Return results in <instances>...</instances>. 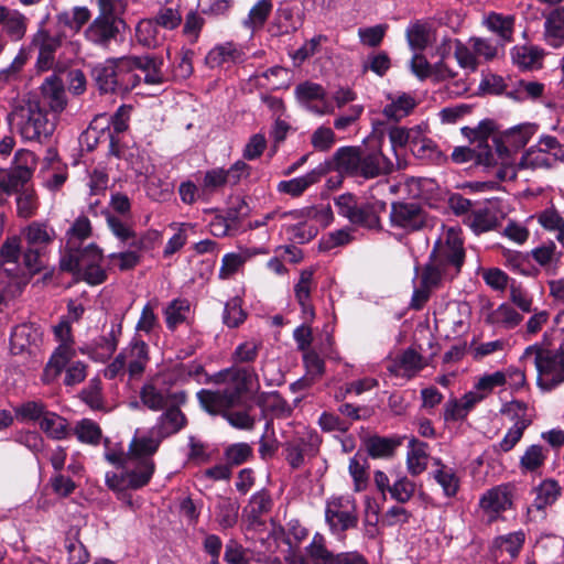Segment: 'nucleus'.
<instances>
[{
  "label": "nucleus",
  "instance_id": "nucleus-1",
  "mask_svg": "<svg viewBox=\"0 0 564 564\" xmlns=\"http://www.w3.org/2000/svg\"><path fill=\"white\" fill-rule=\"evenodd\" d=\"M394 163L382 152L380 145L369 148L358 145H345L338 148L332 159L306 173L278 184L280 193L292 197L302 195L310 186L318 183L329 171L337 172L341 176L372 180L392 173Z\"/></svg>",
  "mask_w": 564,
  "mask_h": 564
},
{
  "label": "nucleus",
  "instance_id": "nucleus-2",
  "mask_svg": "<svg viewBox=\"0 0 564 564\" xmlns=\"http://www.w3.org/2000/svg\"><path fill=\"white\" fill-rule=\"evenodd\" d=\"M465 262V249L460 230L443 227L434 243L430 261L424 268V281L427 284H442L452 281L462 271Z\"/></svg>",
  "mask_w": 564,
  "mask_h": 564
},
{
  "label": "nucleus",
  "instance_id": "nucleus-3",
  "mask_svg": "<svg viewBox=\"0 0 564 564\" xmlns=\"http://www.w3.org/2000/svg\"><path fill=\"white\" fill-rule=\"evenodd\" d=\"M9 120L24 141L43 142L55 130V118H48L41 102L35 99L22 100L9 115Z\"/></svg>",
  "mask_w": 564,
  "mask_h": 564
},
{
  "label": "nucleus",
  "instance_id": "nucleus-4",
  "mask_svg": "<svg viewBox=\"0 0 564 564\" xmlns=\"http://www.w3.org/2000/svg\"><path fill=\"white\" fill-rule=\"evenodd\" d=\"M520 361L525 368L533 365L538 371V386L550 391L564 382V345L558 350L545 349L534 344L528 346Z\"/></svg>",
  "mask_w": 564,
  "mask_h": 564
},
{
  "label": "nucleus",
  "instance_id": "nucleus-5",
  "mask_svg": "<svg viewBox=\"0 0 564 564\" xmlns=\"http://www.w3.org/2000/svg\"><path fill=\"white\" fill-rule=\"evenodd\" d=\"M102 258L101 250L95 243H89L83 248L63 251L59 267L90 285H98L107 279L106 270L101 267Z\"/></svg>",
  "mask_w": 564,
  "mask_h": 564
},
{
  "label": "nucleus",
  "instance_id": "nucleus-6",
  "mask_svg": "<svg viewBox=\"0 0 564 564\" xmlns=\"http://www.w3.org/2000/svg\"><path fill=\"white\" fill-rule=\"evenodd\" d=\"M93 78L101 94L124 95L135 88L141 78L129 70L126 57H112L93 68Z\"/></svg>",
  "mask_w": 564,
  "mask_h": 564
},
{
  "label": "nucleus",
  "instance_id": "nucleus-7",
  "mask_svg": "<svg viewBox=\"0 0 564 564\" xmlns=\"http://www.w3.org/2000/svg\"><path fill=\"white\" fill-rule=\"evenodd\" d=\"M26 243L23 264L29 273H37L45 267L51 246L57 235L55 229L45 221H32L22 230Z\"/></svg>",
  "mask_w": 564,
  "mask_h": 564
},
{
  "label": "nucleus",
  "instance_id": "nucleus-8",
  "mask_svg": "<svg viewBox=\"0 0 564 564\" xmlns=\"http://www.w3.org/2000/svg\"><path fill=\"white\" fill-rule=\"evenodd\" d=\"M155 470L153 459L128 458L120 473L108 471L105 480L112 491L137 490L149 484Z\"/></svg>",
  "mask_w": 564,
  "mask_h": 564
},
{
  "label": "nucleus",
  "instance_id": "nucleus-9",
  "mask_svg": "<svg viewBox=\"0 0 564 564\" xmlns=\"http://www.w3.org/2000/svg\"><path fill=\"white\" fill-rule=\"evenodd\" d=\"M53 333L59 345L52 354L44 369L43 381L45 383L55 381L65 366L76 356L70 323L67 319H61L59 323L53 327Z\"/></svg>",
  "mask_w": 564,
  "mask_h": 564
},
{
  "label": "nucleus",
  "instance_id": "nucleus-10",
  "mask_svg": "<svg viewBox=\"0 0 564 564\" xmlns=\"http://www.w3.org/2000/svg\"><path fill=\"white\" fill-rule=\"evenodd\" d=\"M321 440L316 431L303 427L283 444L285 460L292 469H300L307 459L316 456Z\"/></svg>",
  "mask_w": 564,
  "mask_h": 564
},
{
  "label": "nucleus",
  "instance_id": "nucleus-11",
  "mask_svg": "<svg viewBox=\"0 0 564 564\" xmlns=\"http://www.w3.org/2000/svg\"><path fill=\"white\" fill-rule=\"evenodd\" d=\"M474 134L473 147H457L452 152V160L455 163L462 164L466 162H474L477 165H484L486 167L497 164L499 158H501L500 147L497 145L494 151L488 142V137L481 135L480 131L473 130Z\"/></svg>",
  "mask_w": 564,
  "mask_h": 564
},
{
  "label": "nucleus",
  "instance_id": "nucleus-12",
  "mask_svg": "<svg viewBox=\"0 0 564 564\" xmlns=\"http://www.w3.org/2000/svg\"><path fill=\"white\" fill-rule=\"evenodd\" d=\"M126 30V22L118 15H97L85 30V39L101 48L118 43Z\"/></svg>",
  "mask_w": 564,
  "mask_h": 564
},
{
  "label": "nucleus",
  "instance_id": "nucleus-13",
  "mask_svg": "<svg viewBox=\"0 0 564 564\" xmlns=\"http://www.w3.org/2000/svg\"><path fill=\"white\" fill-rule=\"evenodd\" d=\"M325 519L335 534L355 528L358 523L355 499L350 496L333 497L326 503Z\"/></svg>",
  "mask_w": 564,
  "mask_h": 564
},
{
  "label": "nucleus",
  "instance_id": "nucleus-14",
  "mask_svg": "<svg viewBox=\"0 0 564 564\" xmlns=\"http://www.w3.org/2000/svg\"><path fill=\"white\" fill-rule=\"evenodd\" d=\"M21 256L20 238L8 237L0 248V278L8 276L12 283L21 288L25 285L34 273H29L25 265L19 263Z\"/></svg>",
  "mask_w": 564,
  "mask_h": 564
},
{
  "label": "nucleus",
  "instance_id": "nucleus-15",
  "mask_svg": "<svg viewBox=\"0 0 564 564\" xmlns=\"http://www.w3.org/2000/svg\"><path fill=\"white\" fill-rule=\"evenodd\" d=\"M184 391H171L169 388L160 384V380L152 379L143 384L140 390V400L142 404L151 411L158 412L173 405H182L186 402Z\"/></svg>",
  "mask_w": 564,
  "mask_h": 564
},
{
  "label": "nucleus",
  "instance_id": "nucleus-16",
  "mask_svg": "<svg viewBox=\"0 0 564 564\" xmlns=\"http://www.w3.org/2000/svg\"><path fill=\"white\" fill-rule=\"evenodd\" d=\"M426 223L423 208L417 203L398 202L391 205L390 224L408 232L420 230Z\"/></svg>",
  "mask_w": 564,
  "mask_h": 564
},
{
  "label": "nucleus",
  "instance_id": "nucleus-17",
  "mask_svg": "<svg viewBox=\"0 0 564 564\" xmlns=\"http://www.w3.org/2000/svg\"><path fill=\"white\" fill-rule=\"evenodd\" d=\"M295 96L301 104L319 116L334 113L335 107L325 99L326 93L323 86L312 82H304L295 87Z\"/></svg>",
  "mask_w": 564,
  "mask_h": 564
},
{
  "label": "nucleus",
  "instance_id": "nucleus-18",
  "mask_svg": "<svg viewBox=\"0 0 564 564\" xmlns=\"http://www.w3.org/2000/svg\"><path fill=\"white\" fill-rule=\"evenodd\" d=\"M128 68L134 73L140 69L144 73V82L149 85H161L165 83L166 77L163 73L164 61L159 55L124 56Z\"/></svg>",
  "mask_w": 564,
  "mask_h": 564
},
{
  "label": "nucleus",
  "instance_id": "nucleus-19",
  "mask_svg": "<svg viewBox=\"0 0 564 564\" xmlns=\"http://www.w3.org/2000/svg\"><path fill=\"white\" fill-rule=\"evenodd\" d=\"M31 45L39 50L36 66L40 70H48L55 63V54L62 45V36L53 35L40 29L32 37Z\"/></svg>",
  "mask_w": 564,
  "mask_h": 564
},
{
  "label": "nucleus",
  "instance_id": "nucleus-20",
  "mask_svg": "<svg viewBox=\"0 0 564 564\" xmlns=\"http://www.w3.org/2000/svg\"><path fill=\"white\" fill-rule=\"evenodd\" d=\"M225 380H230L234 388H228L230 392H237V401L245 392L258 391L260 389L259 375L252 366H232L220 372Z\"/></svg>",
  "mask_w": 564,
  "mask_h": 564
},
{
  "label": "nucleus",
  "instance_id": "nucleus-21",
  "mask_svg": "<svg viewBox=\"0 0 564 564\" xmlns=\"http://www.w3.org/2000/svg\"><path fill=\"white\" fill-rule=\"evenodd\" d=\"M197 399L202 408L212 415L224 416L227 410L238 403L237 392H230L228 388L217 391L202 389L197 392Z\"/></svg>",
  "mask_w": 564,
  "mask_h": 564
},
{
  "label": "nucleus",
  "instance_id": "nucleus-22",
  "mask_svg": "<svg viewBox=\"0 0 564 564\" xmlns=\"http://www.w3.org/2000/svg\"><path fill=\"white\" fill-rule=\"evenodd\" d=\"M482 25L497 35V43L500 44L501 48H503L507 43L513 41L516 25V17L513 14L490 11L484 17Z\"/></svg>",
  "mask_w": 564,
  "mask_h": 564
},
{
  "label": "nucleus",
  "instance_id": "nucleus-23",
  "mask_svg": "<svg viewBox=\"0 0 564 564\" xmlns=\"http://www.w3.org/2000/svg\"><path fill=\"white\" fill-rule=\"evenodd\" d=\"M511 497L506 487L497 486L487 490L479 500V507L491 522L511 507Z\"/></svg>",
  "mask_w": 564,
  "mask_h": 564
},
{
  "label": "nucleus",
  "instance_id": "nucleus-24",
  "mask_svg": "<svg viewBox=\"0 0 564 564\" xmlns=\"http://www.w3.org/2000/svg\"><path fill=\"white\" fill-rule=\"evenodd\" d=\"M41 95L44 106L48 107L54 113H61L67 105L64 83L54 74L46 77L42 83Z\"/></svg>",
  "mask_w": 564,
  "mask_h": 564
},
{
  "label": "nucleus",
  "instance_id": "nucleus-25",
  "mask_svg": "<svg viewBox=\"0 0 564 564\" xmlns=\"http://www.w3.org/2000/svg\"><path fill=\"white\" fill-rule=\"evenodd\" d=\"M120 352L123 356L129 377L131 379L141 377L149 362L148 345L143 340L133 339Z\"/></svg>",
  "mask_w": 564,
  "mask_h": 564
},
{
  "label": "nucleus",
  "instance_id": "nucleus-26",
  "mask_svg": "<svg viewBox=\"0 0 564 564\" xmlns=\"http://www.w3.org/2000/svg\"><path fill=\"white\" fill-rule=\"evenodd\" d=\"M423 357L412 348L405 349L402 354L393 358L387 369L397 377L412 378L424 368Z\"/></svg>",
  "mask_w": 564,
  "mask_h": 564
},
{
  "label": "nucleus",
  "instance_id": "nucleus-27",
  "mask_svg": "<svg viewBox=\"0 0 564 564\" xmlns=\"http://www.w3.org/2000/svg\"><path fill=\"white\" fill-rule=\"evenodd\" d=\"M246 59L243 48L232 42H226L212 48L206 56L210 68L242 63Z\"/></svg>",
  "mask_w": 564,
  "mask_h": 564
},
{
  "label": "nucleus",
  "instance_id": "nucleus-28",
  "mask_svg": "<svg viewBox=\"0 0 564 564\" xmlns=\"http://www.w3.org/2000/svg\"><path fill=\"white\" fill-rule=\"evenodd\" d=\"M543 17L545 19L543 32L545 43L553 48L564 46V6L552 9Z\"/></svg>",
  "mask_w": 564,
  "mask_h": 564
},
{
  "label": "nucleus",
  "instance_id": "nucleus-29",
  "mask_svg": "<svg viewBox=\"0 0 564 564\" xmlns=\"http://www.w3.org/2000/svg\"><path fill=\"white\" fill-rule=\"evenodd\" d=\"M314 286V271L312 269L302 270L299 281L294 285V294L301 306L304 321H312L315 316L314 307L311 303V293Z\"/></svg>",
  "mask_w": 564,
  "mask_h": 564
},
{
  "label": "nucleus",
  "instance_id": "nucleus-30",
  "mask_svg": "<svg viewBox=\"0 0 564 564\" xmlns=\"http://www.w3.org/2000/svg\"><path fill=\"white\" fill-rule=\"evenodd\" d=\"M464 223L476 234L495 229L499 225L497 210L490 205L475 207L464 218Z\"/></svg>",
  "mask_w": 564,
  "mask_h": 564
},
{
  "label": "nucleus",
  "instance_id": "nucleus-31",
  "mask_svg": "<svg viewBox=\"0 0 564 564\" xmlns=\"http://www.w3.org/2000/svg\"><path fill=\"white\" fill-rule=\"evenodd\" d=\"M0 24L3 32L17 42L24 37L29 19L17 9L0 6Z\"/></svg>",
  "mask_w": 564,
  "mask_h": 564
},
{
  "label": "nucleus",
  "instance_id": "nucleus-32",
  "mask_svg": "<svg viewBox=\"0 0 564 564\" xmlns=\"http://www.w3.org/2000/svg\"><path fill=\"white\" fill-rule=\"evenodd\" d=\"M180 405L171 403L164 412L158 417L153 426V433L162 438L169 437L180 432L186 425L185 414L178 409Z\"/></svg>",
  "mask_w": 564,
  "mask_h": 564
},
{
  "label": "nucleus",
  "instance_id": "nucleus-33",
  "mask_svg": "<svg viewBox=\"0 0 564 564\" xmlns=\"http://www.w3.org/2000/svg\"><path fill=\"white\" fill-rule=\"evenodd\" d=\"M387 204L382 200L358 204L350 223L371 230L381 229L380 213L384 212Z\"/></svg>",
  "mask_w": 564,
  "mask_h": 564
},
{
  "label": "nucleus",
  "instance_id": "nucleus-34",
  "mask_svg": "<svg viewBox=\"0 0 564 564\" xmlns=\"http://www.w3.org/2000/svg\"><path fill=\"white\" fill-rule=\"evenodd\" d=\"M433 479L441 486L446 498H454L459 491L460 479L453 467L444 464L440 458L434 460Z\"/></svg>",
  "mask_w": 564,
  "mask_h": 564
},
{
  "label": "nucleus",
  "instance_id": "nucleus-35",
  "mask_svg": "<svg viewBox=\"0 0 564 564\" xmlns=\"http://www.w3.org/2000/svg\"><path fill=\"white\" fill-rule=\"evenodd\" d=\"M511 59L521 69H535L542 66L544 51L534 45H516L510 51Z\"/></svg>",
  "mask_w": 564,
  "mask_h": 564
},
{
  "label": "nucleus",
  "instance_id": "nucleus-36",
  "mask_svg": "<svg viewBox=\"0 0 564 564\" xmlns=\"http://www.w3.org/2000/svg\"><path fill=\"white\" fill-rule=\"evenodd\" d=\"M388 99L390 102L384 106L382 113L387 119L393 121L405 118L416 106L414 97L408 93L389 95Z\"/></svg>",
  "mask_w": 564,
  "mask_h": 564
},
{
  "label": "nucleus",
  "instance_id": "nucleus-37",
  "mask_svg": "<svg viewBox=\"0 0 564 564\" xmlns=\"http://www.w3.org/2000/svg\"><path fill=\"white\" fill-rule=\"evenodd\" d=\"M272 499L268 491L260 490L253 494L245 508V514L250 525H262V517L268 514L272 508Z\"/></svg>",
  "mask_w": 564,
  "mask_h": 564
},
{
  "label": "nucleus",
  "instance_id": "nucleus-38",
  "mask_svg": "<svg viewBox=\"0 0 564 564\" xmlns=\"http://www.w3.org/2000/svg\"><path fill=\"white\" fill-rule=\"evenodd\" d=\"M525 541V533L522 530L510 532L505 535L497 536L492 541L491 552L495 557H500L507 553L511 558L519 555Z\"/></svg>",
  "mask_w": 564,
  "mask_h": 564
},
{
  "label": "nucleus",
  "instance_id": "nucleus-39",
  "mask_svg": "<svg viewBox=\"0 0 564 564\" xmlns=\"http://www.w3.org/2000/svg\"><path fill=\"white\" fill-rule=\"evenodd\" d=\"M106 220L111 232L121 242L138 250H141L145 247V238L138 237L126 221L109 213L106 215Z\"/></svg>",
  "mask_w": 564,
  "mask_h": 564
},
{
  "label": "nucleus",
  "instance_id": "nucleus-40",
  "mask_svg": "<svg viewBox=\"0 0 564 564\" xmlns=\"http://www.w3.org/2000/svg\"><path fill=\"white\" fill-rule=\"evenodd\" d=\"M538 126L530 122L520 123L508 129L502 135L505 150L518 151L527 145L535 134Z\"/></svg>",
  "mask_w": 564,
  "mask_h": 564
},
{
  "label": "nucleus",
  "instance_id": "nucleus-41",
  "mask_svg": "<svg viewBox=\"0 0 564 564\" xmlns=\"http://www.w3.org/2000/svg\"><path fill=\"white\" fill-rule=\"evenodd\" d=\"M162 437L153 433V427L148 434L134 436L129 445L131 456L141 460L148 458L152 459L153 454L158 451Z\"/></svg>",
  "mask_w": 564,
  "mask_h": 564
},
{
  "label": "nucleus",
  "instance_id": "nucleus-42",
  "mask_svg": "<svg viewBox=\"0 0 564 564\" xmlns=\"http://www.w3.org/2000/svg\"><path fill=\"white\" fill-rule=\"evenodd\" d=\"M549 451L540 445H529L523 452L519 460V468L523 474H536L539 473L547 459Z\"/></svg>",
  "mask_w": 564,
  "mask_h": 564
},
{
  "label": "nucleus",
  "instance_id": "nucleus-43",
  "mask_svg": "<svg viewBox=\"0 0 564 564\" xmlns=\"http://www.w3.org/2000/svg\"><path fill=\"white\" fill-rule=\"evenodd\" d=\"M470 307L467 303H455L447 310L446 322L453 336L458 337L469 330Z\"/></svg>",
  "mask_w": 564,
  "mask_h": 564
},
{
  "label": "nucleus",
  "instance_id": "nucleus-44",
  "mask_svg": "<svg viewBox=\"0 0 564 564\" xmlns=\"http://www.w3.org/2000/svg\"><path fill=\"white\" fill-rule=\"evenodd\" d=\"M274 538L283 536L284 543L289 546L288 551L299 552V545L308 535V530L304 528L299 520H290L286 528L276 527L273 529Z\"/></svg>",
  "mask_w": 564,
  "mask_h": 564
},
{
  "label": "nucleus",
  "instance_id": "nucleus-45",
  "mask_svg": "<svg viewBox=\"0 0 564 564\" xmlns=\"http://www.w3.org/2000/svg\"><path fill=\"white\" fill-rule=\"evenodd\" d=\"M536 551L546 564L564 556V538L556 534H545L539 538Z\"/></svg>",
  "mask_w": 564,
  "mask_h": 564
},
{
  "label": "nucleus",
  "instance_id": "nucleus-46",
  "mask_svg": "<svg viewBox=\"0 0 564 564\" xmlns=\"http://www.w3.org/2000/svg\"><path fill=\"white\" fill-rule=\"evenodd\" d=\"M486 321L505 329H513L521 324L523 316L508 303H502L487 316Z\"/></svg>",
  "mask_w": 564,
  "mask_h": 564
},
{
  "label": "nucleus",
  "instance_id": "nucleus-47",
  "mask_svg": "<svg viewBox=\"0 0 564 564\" xmlns=\"http://www.w3.org/2000/svg\"><path fill=\"white\" fill-rule=\"evenodd\" d=\"M401 437L370 436L365 441V447L372 458H387L393 455L401 445Z\"/></svg>",
  "mask_w": 564,
  "mask_h": 564
},
{
  "label": "nucleus",
  "instance_id": "nucleus-48",
  "mask_svg": "<svg viewBox=\"0 0 564 564\" xmlns=\"http://www.w3.org/2000/svg\"><path fill=\"white\" fill-rule=\"evenodd\" d=\"M31 180L25 170H19L13 166L10 169H0V193L10 195L20 192Z\"/></svg>",
  "mask_w": 564,
  "mask_h": 564
},
{
  "label": "nucleus",
  "instance_id": "nucleus-49",
  "mask_svg": "<svg viewBox=\"0 0 564 564\" xmlns=\"http://www.w3.org/2000/svg\"><path fill=\"white\" fill-rule=\"evenodd\" d=\"M562 487L558 481L552 478L543 480L535 488V498L532 506L536 510H543L549 506H552L561 496Z\"/></svg>",
  "mask_w": 564,
  "mask_h": 564
},
{
  "label": "nucleus",
  "instance_id": "nucleus-50",
  "mask_svg": "<svg viewBox=\"0 0 564 564\" xmlns=\"http://www.w3.org/2000/svg\"><path fill=\"white\" fill-rule=\"evenodd\" d=\"M426 444L412 440L406 453V469L411 476H419L427 468Z\"/></svg>",
  "mask_w": 564,
  "mask_h": 564
},
{
  "label": "nucleus",
  "instance_id": "nucleus-51",
  "mask_svg": "<svg viewBox=\"0 0 564 564\" xmlns=\"http://www.w3.org/2000/svg\"><path fill=\"white\" fill-rule=\"evenodd\" d=\"M135 39L142 46L156 47L164 40V33L153 19H143L135 26Z\"/></svg>",
  "mask_w": 564,
  "mask_h": 564
},
{
  "label": "nucleus",
  "instance_id": "nucleus-52",
  "mask_svg": "<svg viewBox=\"0 0 564 564\" xmlns=\"http://www.w3.org/2000/svg\"><path fill=\"white\" fill-rule=\"evenodd\" d=\"M39 424L40 429L52 440H64L69 434L67 420L48 410Z\"/></svg>",
  "mask_w": 564,
  "mask_h": 564
},
{
  "label": "nucleus",
  "instance_id": "nucleus-53",
  "mask_svg": "<svg viewBox=\"0 0 564 564\" xmlns=\"http://www.w3.org/2000/svg\"><path fill=\"white\" fill-rule=\"evenodd\" d=\"M91 234L90 221L87 217H78L66 232L64 251L83 248V242Z\"/></svg>",
  "mask_w": 564,
  "mask_h": 564
},
{
  "label": "nucleus",
  "instance_id": "nucleus-54",
  "mask_svg": "<svg viewBox=\"0 0 564 564\" xmlns=\"http://www.w3.org/2000/svg\"><path fill=\"white\" fill-rule=\"evenodd\" d=\"M165 323L169 329L174 330L185 323L191 313V304L186 299H174L164 308Z\"/></svg>",
  "mask_w": 564,
  "mask_h": 564
},
{
  "label": "nucleus",
  "instance_id": "nucleus-55",
  "mask_svg": "<svg viewBox=\"0 0 564 564\" xmlns=\"http://www.w3.org/2000/svg\"><path fill=\"white\" fill-rule=\"evenodd\" d=\"M91 13L87 7H74L57 13L58 24L78 32L90 19Z\"/></svg>",
  "mask_w": 564,
  "mask_h": 564
},
{
  "label": "nucleus",
  "instance_id": "nucleus-56",
  "mask_svg": "<svg viewBox=\"0 0 564 564\" xmlns=\"http://www.w3.org/2000/svg\"><path fill=\"white\" fill-rule=\"evenodd\" d=\"M416 484L405 475H398L393 479L388 492L390 499L399 505L408 503L415 495Z\"/></svg>",
  "mask_w": 564,
  "mask_h": 564
},
{
  "label": "nucleus",
  "instance_id": "nucleus-57",
  "mask_svg": "<svg viewBox=\"0 0 564 564\" xmlns=\"http://www.w3.org/2000/svg\"><path fill=\"white\" fill-rule=\"evenodd\" d=\"M257 404L276 416H289L292 411L289 403L276 391L261 392L257 398Z\"/></svg>",
  "mask_w": 564,
  "mask_h": 564
},
{
  "label": "nucleus",
  "instance_id": "nucleus-58",
  "mask_svg": "<svg viewBox=\"0 0 564 564\" xmlns=\"http://www.w3.org/2000/svg\"><path fill=\"white\" fill-rule=\"evenodd\" d=\"M271 0H259L250 9L247 18L242 21V25L252 32L261 29L272 11Z\"/></svg>",
  "mask_w": 564,
  "mask_h": 564
},
{
  "label": "nucleus",
  "instance_id": "nucleus-59",
  "mask_svg": "<svg viewBox=\"0 0 564 564\" xmlns=\"http://www.w3.org/2000/svg\"><path fill=\"white\" fill-rule=\"evenodd\" d=\"M536 219L544 229L555 232L556 240L564 248V219L560 213L551 207L539 213Z\"/></svg>",
  "mask_w": 564,
  "mask_h": 564
},
{
  "label": "nucleus",
  "instance_id": "nucleus-60",
  "mask_svg": "<svg viewBox=\"0 0 564 564\" xmlns=\"http://www.w3.org/2000/svg\"><path fill=\"white\" fill-rule=\"evenodd\" d=\"M239 506L229 498H219L216 505V521L221 529L232 528L238 521Z\"/></svg>",
  "mask_w": 564,
  "mask_h": 564
},
{
  "label": "nucleus",
  "instance_id": "nucleus-61",
  "mask_svg": "<svg viewBox=\"0 0 564 564\" xmlns=\"http://www.w3.org/2000/svg\"><path fill=\"white\" fill-rule=\"evenodd\" d=\"M454 55L458 65L469 73L476 72L480 64V59L473 48L471 37L466 43L455 40Z\"/></svg>",
  "mask_w": 564,
  "mask_h": 564
},
{
  "label": "nucleus",
  "instance_id": "nucleus-62",
  "mask_svg": "<svg viewBox=\"0 0 564 564\" xmlns=\"http://www.w3.org/2000/svg\"><path fill=\"white\" fill-rule=\"evenodd\" d=\"M305 551L313 564H334L335 562V554L327 550L325 539L319 533L314 534Z\"/></svg>",
  "mask_w": 564,
  "mask_h": 564
},
{
  "label": "nucleus",
  "instance_id": "nucleus-63",
  "mask_svg": "<svg viewBox=\"0 0 564 564\" xmlns=\"http://www.w3.org/2000/svg\"><path fill=\"white\" fill-rule=\"evenodd\" d=\"M501 412L514 421V426L523 424V430H527L532 424L533 414L529 405L523 401L513 400L505 404Z\"/></svg>",
  "mask_w": 564,
  "mask_h": 564
},
{
  "label": "nucleus",
  "instance_id": "nucleus-64",
  "mask_svg": "<svg viewBox=\"0 0 564 564\" xmlns=\"http://www.w3.org/2000/svg\"><path fill=\"white\" fill-rule=\"evenodd\" d=\"M261 347V341L256 339L246 340L239 344L231 355L232 362L235 366H250L257 360Z\"/></svg>",
  "mask_w": 564,
  "mask_h": 564
}]
</instances>
